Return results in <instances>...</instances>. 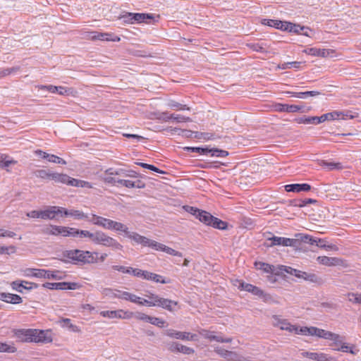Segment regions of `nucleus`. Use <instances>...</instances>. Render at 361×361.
Listing matches in <instances>:
<instances>
[{
    "label": "nucleus",
    "instance_id": "obj_18",
    "mask_svg": "<svg viewBox=\"0 0 361 361\" xmlns=\"http://www.w3.org/2000/svg\"><path fill=\"white\" fill-rule=\"evenodd\" d=\"M275 110L279 112H297L303 111L302 106L298 105H288L283 104H276L274 106Z\"/></svg>",
    "mask_w": 361,
    "mask_h": 361
},
{
    "label": "nucleus",
    "instance_id": "obj_3",
    "mask_svg": "<svg viewBox=\"0 0 361 361\" xmlns=\"http://www.w3.org/2000/svg\"><path fill=\"white\" fill-rule=\"evenodd\" d=\"M197 219L204 224L211 226L215 228L224 230L227 227V224L221 219L213 216L211 214L205 211H201L197 214Z\"/></svg>",
    "mask_w": 361,
    "mask_h": 361
},
{
    "label": "nucleus",
    "instance_id": "obj_32",
    "mask_svg": "<svg viewBox=\"0 0 361 361\" xmlns=\"http://www.w3.org/2000/svg\"><path fill=\"white\" fill-rule=\"evenodd\" d=\"M329 333H330V331H329L319 329L315 326H311V335L310 336H315L318 338H322L327 340L328 336L330 335Z\"/></svg>",
    "mask_w": 361,
    "mask_h": 361
},
{
    "label": "nucleus",
    "instance_id": "obj_6",
    "mask_svg": "<svg viewBox=\"0 0 361 361\" xmlns=\"http://www.w3.org/2000/svg\"><path fill=\"white\" fill-rule=\"evenodd\" d=\"M164 334L170 338L182 341H197V334L187 331H179L172 329H166Z\"/></svg>",
    "mask_w": 361,
    "mask_h": 361
},
{
    "label": "nucleus",
    "instance_id": "obj_40",
    "mask_svg": "<svg viewBox=\"0 0 361 361\" xmlns=\"http://www.w3.org/2000/svg\"><path fill=\"white\" fill-rule=\"evenodd\" d=\"M291 332H294L296 334L310 336L311 335V326L310 327H307V326L299 327L298 326L293 325Z\"/></svg>",
    "mask_w": 361,
    "mask_h": 361
},
{
    "label": "nucleus",
    "instance_id": "obj_57",
    "mask_svg": "<svg viewBox=\"0 0 361 361\" xmlns=\"http://www.w3.org/2000/svg\"><path fill=\"white\" fill-rule=\"evenodd\" d=\"M168 119H172L173 121H176L177 122H188L190 121L191 119L189 117H185L182 115L179 114H171Z\"/></svg>",
    "mask_w": 361,
    "mask_h": 361
},
{
    "label": "nucleus",
    "instance_id": "obj_34",
    "mask_svg": "<svg viewBox=\"0 0 361 361\" xmlns=\"http://www.w3.org/2000/svg\"><path fill=\"white\" fill-rule=\"evenodd\" d=\"M65 274L59 270H47L46 279L61 280L65 278Z\"/></svg>",
    "mask_w": 361,
    "mask_h": 361
},
{
    "label": "nucleus",
    "instance_id": "obj_33",
    "mask_svg": "<svg viewBox=\"0 0 361 361\" xmlns=\"http://www.w3.org/2000/svg\"><path fill=\"white\" fill-rule=\"evenodd\" d=\"M73 216L75 219L78 220L88 219L87 214H85L82 211L77 209H70L68 210V212H66V216Z\"/></svg>",
    "mask_w": 361,
    "mask_h": 361
},
{
    "label": "nucleus",
    "instance_id": "obj_7",
    "mask_svg": "<svg viewBox=\"0 0 361 361\" xmlns=\"http://www.w3.org/2000/svg\"><path fill=\"white\" fill-rule=\"evenodd\" d=\"M354 116L350 114V111H334L327 114H322L321 116L322 123L326 121H335V120H345L348 118H353Z\"/></svg>",
    "mask_w": 361,
    "mask_h": 361
},
{
    "label": "nucleus",
    "instance_id": "obj_53",
    "mask_svg": "<svg viewBox=\"0 0 361 361\" xmlns=\"http://www.w3.org/2000/svg\"><path fill=\"white\" fill-rule=\"evenodd\" d=\"M348 299L353 303H361V293H349L347 294Z\"/></svg>",
    "mask_w": 361,
    "mask_h": 361
},
{
    "label": "nucleus",
    "instance_id": "obj_50",
    "mask_svg": "<svg viewBox=\"0 0 361 361\" xmlns=\"http://www.w3.org/2000/svg\"><path fill=\"white\" fill-rule=\"evenodd\" d=\"M16 351V348L13 343H1V353H13Z\"/></svg>",
    "mask_w": 361,
    "mask_h": 361
},
{
    "label": "nucleus",
    "instance_id": "obj_29",
    "mask_svg": "<svg viewBox=\"0 0 361 361\" xmlns=\"http://www.w3.org/2000/svg\"><path fill=\"white\" fill-rule=\"evenodd\" d=\"M58 230V235L78 237L77 228L59 226Z\"/></svg>",
    "mask_w": 361,
    "mask_h": 361
},
{
    "label": "nucleus",
    "instance_id": "obj_39",
    "mask_svg": "<svg viewBox=\"0 0 361 361\" xmlns=\"http://www.w3.org/2000/svg\"><path fill=\"white\" fill-rule=\"evenodd\" d=\"M33 175L42 179H49L51 178L52 172L44 169H38L33 171Z\"/></svg>",
    "mask_w": 361,
    "mask_h": 361
},
{
    "label": "nucleus",
    "instance_id": "obj_20",
    "mask_svg": "<svg viewBox=\"0 0 361 361\" xmlns=\"http://www.w3.org/2000/svg\"><path fill=\"white\" fill-rule=\"evenodd\" d=\"M311 189L310 185L307 183L302 184H290L285 186V190L287 192H300L302 191H309Z\"/></svg>",
    "mask_w": 361,
    "mask_h": 361
},
{
    "label": "nucleus",
    "instance_id": "obj_1",
    "mask_svg": "<svg viewBox=\"0 0 361 361\" xmlns=\"http://www.w3.org/2000/svg\"><path fill=\"white\" fill-rule=\"evenodd\" d=\"M269 240L271 241L270 246L283 245L295 248H298L302 242L309 244H313L316 242L315 240L312 238L311 235L303 233H296L295 238L273 236L269 238Z\"/></svg>",
    "mask_w": 361,
    "mask_h": 361
},
{
    "label": "nucleus",
    "instance_id": "obj_62",
    "mask_svg": "<svg viewBox=\"0 0 361 361\" xmlns=\"http://www.w3.org/2000/svg\"><path fill=\"white\" fill-rule=\"evenodd\" d=\"M105 173H106V175L124 176L125 170L122 169H109L106 170Z\"/></svg>",
    "mask_w": 361,
    "mask_h": 361
},
{
    "label": "nucleus",
    "instance_id": "obj_27",
    "mask_svg": "<svg viewBox=\"0 0 361 361\" xmlns=\"http://www.w3.org/2000/svg\"><path fill=\"white\" fill-rule=\"evenodd\" d=\"M286 94H289L291 97H298L300 99H306L307 97H315L320 94V92L318 91H307V92H292L288 91Z\"/></svg>",
    "mask_w": 361,
    "mask_h": 361
},
{
    "label": "nucleus",
    "instance_id": "obj_43",
    "mask_svg": "<svg viewBox=\"0 0 361 361\" xmlns=\"http://www.w3.org/2000/svg\"><path fill=\"white\" fill-rule=\"evenodd\" d=\"M123 186L128 188H143L145 186V184L141 180L132 181L130 180H126L123 184Z\"/></svg>",
    "mask_w": 361,
    "mask_h": 361
},
{
    "label": "nucleus",
    "instance_id": "obj_41",
    "mask_svg": "<svg viewBox=\"0 0 361 361\" xmlns=\"http://www.w3.org/2000/svg\"><path fill=\"white\" fill-rule=\"evenodd\" d=\"M54 206L49 207L45 210H42V219H54L56 216V212L54 211Z\"/></svg>",
    "mask_w": 361,
    "mask_h": 361
},
{
    "label": "nucleus",
    "instance_id": "obj_12",
    "mask_svg": "<svg viewBox=\"0 0 361 361\" xmlns=\"http://www.w3.org/2000/svg\"><path fill=\"white\" fill-rule=\"evenodd\" d=\"M75 283L58 282V283H45L42 284L44 288L50 290H74L77 287Z\"/></svg>",
    "mask_w": 361,
    "mask_h": 361
},
{
    "label": "nucleus",
    "instance_id": "obj_30",
    "mask_svg": "<svg viewBox=\"0 0 361 361\" xmlns=\"http://www.w3.org/2000/svg\"><path fill=\"white\" fill-rule=\"evenodd\" d=\"M38 332H41L42 334H38L37 343H49L52 342L53 338L49 331L38 329Z\"/></svg>",
    "mask_w": 361,
    "mask_h": 361
},
{
    "label": "nucleus",
    "instance_id": "obj_21",
    "mask_svg": "<svg viewBox=\"0 0 361 361\" xmlns=\"http://www.w3.org/2000/svg\"><path fill=\"white\" fill-rule=\"evenodd\" d=\"M32 331V329H21L14 330V334L22 342H28L30 343V336Z\"/></svg>",
    "mask_w": 361,
    "mask_h": 361
},
{
    "label": "nucleus",
    "instance_id": "obj_64",
    "mask_svg": "<svg viewBox=\"0 0 361 361\" xmlns=\"http://www.w3.org/2000/svg\"><path fill=\"white\" fill-rule=\"evenodd\" d=\"M150 317L142 312H135L134 313L133 317L140 321H143L149 323Z\"/></svg>",
    "mask_w": 361,
    "mask_h": 361
},
{
    "label": "nucleus",
    "instance_id": "obj_54",
    "mask_svg": "<svg viewBox=\"0 0 361 361\" xmlns=\"http://www.w3.org/2000/svg\"><path fill=\"white\" fill-rule=\"evenodd\" d=\"M186 149L200 154H208L210 152V149L207 147H186Z\"/></svg>",
    "mask_w": 361,
    "mask_h": 361
},
{
    "label": "nucleus",
    "instance_id": "obj_26",
    "mask_svg": "<svg viewBox=\"0 0 361 361\" xmlns=\"http://www.w3.org/2000/svg\"><path fill=\"white\" fill-rule=\"evenodd\" d=\"M72 178H71L64 173H59L52 172L51 180H53L56 183H61L71 185V180H72Z\"/></svg>",
    "mask_w": 361,
    "mask_h": 361
},
{
    "label": "nucleus",
    "instance_id": "obj_22",
    "mask_svg": "<svg viewBox=\"0 0 361 361\" xmlns=\"http://www.w3.org/2000/svg\"><path fill=\"white\" fill-rule=\"evenodd\" d=\"M147 297L149 300L142 298L141 305L155 307L157 306V304H159V301L160 300L161 297L158 295L150 293L149 295H147Z\"/></svg>",
    "mask_w": 361,
    "mask_h": 361
},
{
    "label": "nucleus",
    "instance_id": "obj_10",
    "mask_svg": "<svg viewBox=\"0 0 361 361\" xmlns=\"http://www.w3.org/2000/svg\"><path fill=\"white\" fill-rule=\"evenodd\" d=\"M102 227L108 230L127 232V226L125 224L104 217L102 221Z\"/></svg>",
    "mask_w": 361,
    "mask_h": 361
},
{
    "label": "nucleus",
    "instance_id": "obj_14",
    "mask_svg": "<svg viewBox=\"0 0 361 361\" xmlns=\"http://www.w3.org/2000/svg\"><path fill=\"white\" fill-rule=\"evenodd\" d=\"M117 299L123 300L126 301H130L133 303L141 305L142 303V298L133 294L132 293L120 290L118 292V295H117Z\"/></svg>",
    "mask_w": 361,
    "mask_h": 361
},
{
    "label": "nucleus",
    "instance_id": "obj_28",
    "mask_svg": "<svg viewBox=\"0 0 361 361\" xmlns=\"http://www.w3.org/2000/svg\"><path fill=\"white\" fill-rule=\"evenodd\" d=\"M159 304H157V307H162L165 310H167L169 312H173L174 309L173 306L178 305V302L171 300L167 298H164L161 297L160 300L159 301Z\"/></svg>",
    "mask_w": 361,
    "mask_h": 361
},
{
    "label": "nucleus",
    "instance_id": "obj_17",
    "mask_svg": "<svg viewBox=\"0 0 361 361\" xmlns=\"http://www.w3.org/2000/svg\"><path fill=\"white\" fill-rule=\"evenodd\" d=\"M272 324L281 330H286L289 332H291L293 326L288 320L281 319L277 315L272 317Z\"/></svg>",
    "mask_w": 361,
    "mask_h": 361
},
{
    "label": "nucleus",
    "instance_id": "obj_51",
    "mask_svg": "<svg viewBox=\"0 0 361 361\" xmlns=\"http://www.w3.org/2000/svg\"><path fill=\"white\" fill-rule=\"evenodd\" d=\"M46 159L49 162L56 163V164H63V165L66 164V161L65 160H63V159H61L54 154H47Z\"/></svg>",
    "mask_w": 361,
    "mask_h": 361
},
{
    "label": "nucleus",
    "instance_id": "obj_9",
    "mask_svg": "<svg viewBox=\"0 0 361 361\" xmlns=\"http://www.w3.org/2000/svg\"><path fill=\"white\" fill-rule=\"evenodd\" d=\"M89 39L92 40H101L107 42H119L121 38L114 34L106 32H92L89 35Z\"/></svg>",
    "mask_w": 361,
    "mask_h": 361
},
{
    "label": "nucleus",
    "instance_id": "obj_56",
    "mask_svg": "<svg viewBox=\"0 0 361 361\" xmlns=\"http://www.w3.org/2000/svg\"><path fill=\"white\" fill-rule=\"evenodd\" d=\"M16 247L14 245L4 246L1 245V255H12L16 253Z\"/></svg>",
    "mask_w": 361,
    "mask_h": 361
},
{
    "label": "nucleus",
    "instance_id": "obj_16",
    "mask_svg": "<svg viewBox=\"0 0 361 361\" xmlns=\"http://www.w3.org/2000/svg\"><path fill=\"white\" fill-rule=\"evenodd\" d=\"M304 52L310 56L326 58L328 57L330 54H333L334 51L332 49H318L316 47H312L305 49Z\"/></svg>",
    "mask_w": 361,
    "mask_h": 361
},
{
    "label": "nucleus",
    "instance_id": "obj_13",
    "mask_svg": "<svg viewBox=\"0 0 361 361\" xmlns=\"http://www.w3.org/2000/svg\"><path fill=\"white\" fill-rule=\"evenodd\" d=\"M11 287L13 290L19 293H23V289L30 290L38 288V285L27 281H16L11 283Z\"/></svg>",
    "mask_w": 361,
    "mask_h": 361
},
{
    "label": "nucleus",
    "instance_id": "obj_2",
    "mask_svg": "<svg viewBox=\"0 0 361 361\" xmlns=\"http://www.w3.org/2000/svg\"><path fill=\"white\" fill-rule=\"evenodd\" d=\"M97 252L87 250H71L64 252L63 256L74 262L75 264H95L97 263Z\"/></svg>",
    "mask_w": 361,
    "mask_h": 361
},
{
    "label": "nucleus",
    "instance_id": "obj_45",
    "mask_svg": "<svg viewBox=\"0 0 361 361\" xmlns=\"http://www.w3.org/2000/svg\"><path fill=\"white\" fill-rule=\"evenodd\" d=\"M120 290L118 289H113L109 288H103L102 290V293L106 297L114 299L117 298V295H118V292Z\"/></svg>",
    "mask_w": 361,
    "mask_h": 361
},
{
    "label": "nucleus",
    "instance_id": "obj_35",
    "mask_svg": "<svg viewBox=\"0 0 361 361\" xmlns=\"http://www.w3.org/2000/svg\"><path fill=\"white\" fill-rule=\"evenodd\" d=\"M329 336H328L327 340H331L333 341V345L334 346H341L342 343H343L344 337L338 334L330 331Z\"/></svg>",
    "mask_w": 361,
    "mask_h": 361
},
{
    "label": "nucleus",
    "instance_id": "obj_47",
    "mask_svg": "<svg viewBox=\"0 0 361 361\" xmlns=\"http://www.w3.org/2000/svg\"><path fill=\"white\" fill-rule=\"evenodd\" d=\"M107 235L102 231H96L94 232V237L93 243L96 244H103L104 240H105Z\"/></svg>",
    "mask_w": 361,
    "mask_h": 361
},
{
    "label": "nucleus",
    "instance_id": "obj_52",
    "mask_svg": "<svg viewBox=\"0 0 361 361\" xmlns=\"http://www.w3.org/2000/svg\"><path fill=\"white\" fill-rule=\"evenodd\" d=\"M209 154H210L211 157H225L228 154V152H226L225 150L214 149V148L210 149Z\"/></svg>",
    "mask_w": 361,
    "mask_h": 361
},
{
    "label": "nucleus",
    "instance_id": "obj_59",
    "mask_svg": "<svg viewBox=\"0 0 361 361\" xmlns=\"http://www.w3.org/2000/svg\"><path fill=\"white\" fill-rule=\"evenodd\" d=\"M87 219L94 225L102 226L104 217L92 214L90 218L88 217Z\"/></svg>",
    "mask_w": 361,
    "mask_h": 361
},
{
    "label": "nucleus",
    "instance_id": "obj_48",
    "mask_svg": "<svg viewBox=\"0 0 361 361\" xmlns=\"http://www.w3.org/2000/svg\"><path fill=\"white\" fill-rule=\"evenodd\" d=\"M164 244H161L160 243H158L155 240L148 239L147 246L155 250H161L163 251V249L164 247Z\"/></svg>",
    "mask_w": 361,
    "mask_h": 361
},
{
    "label": "nucleus",
    "instance_id": "obj_24",
    "mask_svg": "<svg viewBox=\"0 0 361 361\" xmlns=\"http://www.w3.org/2000/svg\"><path fill=\"white\" fill-rule=\"evenodd\" d=\"M1 300L11 304H20L23 302L20 295L6 293H1Z\"/></svg>",
    "mask_w": 361,
    "mask_h": 361
},
{
    "label": "nucleus",
    "instance_id": "obj_8",
    "mask_svg": "<svg viewBox=\"0 0 361 361\" xmlns=\"http://www.w3.org/2000/svg\"><path fill=\"white\" fill-rule=\"evenodd\" d=\"M199 334L204 338L210 341H216L218 343H231L232 338H224L221 333L216 334L215 331H209L207 329L199 330Z\"/></svg>",
    "mask_w": 361,
    "mask_h": 361
},
{
    "label": "nucleus",
    "instance_id": "obj_44",
    "mask_svg": "<svg viewBox=\"0 0 361 361\" xmlns=\"http://www.w3.org/2000/svg\"><path fill=\"white\" fill-rule=\"evenodd\" d=\"M247 46L253 51L264 53L266 52V48L268 47L266 43H252Z\"/></svg>",
    "mask_w": 361,
    "mask_h": 361
},
{
    "label": "nucleus",
    "instance_id": "obj_46",
    "mask_svg": "<svg viewBox=\"0 0 361 361\" xmlns=\"http://www.w3.org/2000/svg\"><path fill=\"white\" fill-rule=\"evenodd\" d=\"M355 348V345H353L352 347H348V344L346 343H342V345L340 347L335 348L334 350L342 351V352H349L352 355H356L358 352V350H354L353 348Z\"/></svg>",
    "mask_w": 361,
    "mask_h": 361
},
{
    "label": "nucleus",
    "instance_id": "obj_11",
    "mask_svg": "<svg viewBox=\"0 0 361 361\" xmlns=\"http://www.w3.org/2000/svg\"><path fill=\"white\" fill-rule=\"evenodd\" d=\"M168 350L171 353H180L184 355H191L195 353L193 348L184 345L178 342H171L169 343Z\"/></svg>",
    "mask_w": 361,
    "mask_h": 361
},
{
    "label": "nucleus",
    "instance_id": "obj_5",
    "mask_svg": "<svg viewBox=\"0 0 361 361\" xmlns=\"http://www.w3.org/2000/svg\"><path fill=\"white\" fill-rule=\"evenodd\" d=\"M100 314L104 317L109 319H130L133 317L134 312L120 309L117 310L102 311Z\"/></svg>",
    "mask_w": 361,
    "mask_h": 361
},
{
    "label": "nucleus",
    "instance_id": "obj_63",
    "mask_svg": "<svg viewBox=\"0 0 361 361\" xmlns=\"http://www.w3.org/2000/svg\"><path fill=\"white\" fill-rule=\"evenodd\" d=\"M319 165L322 166H326V167L329 168L330 169H341V165L340 163L327 162L326 161H321V162L319 163Z\"/></svg>",
    "mask_w": 361,
    "mask_h": 361
},
{
    "label": "nucleus",
    "instance_id": "obj_38",
    "mask_svg": "<svg viewBox=\"0 0 361 361\" xmlns=\"http://www.w3.org/2000/svg\"><path fill=\"white\" fill-rule=\"evenodd\" d=\"M71 185L75 186V187H79V188H92L93 185L85 180H78L75 178H72V180H71Z\"/></svg>",
    "mask_w": 361,
    "mask_h": 361
},
{
    "label": "nucleus",
    "instance_id": "obj_36",
    "mask_svg": "<svg viewBox=\"0 0 361 361\" xmlns=\"http://www.w3.org/2000/svg\"><path fill=\"white\" fill-rule=\"evenodd\" d=\"M27 276H32L37 278L46 279L47 270L41 269H29L27 271Z\"/></svg>",
    "mask_w": 361,
    "mask_h": 361
},
{
    "label": "nucleus",
    "instance_id": "obj_23",
    "mask_svg": "<svg viewBox=\"0 0 361 361\" xmlns=\"http://www.w3.org/2000/svg\"><path fill=\"white\" fill-rule=\"evenodd\" d=\"M128 16H132L133 19V23H148V20L154 19V16L152 14L149 13H129Z\"/></svg>",
    "mask_w": 361,
    "mask_h": 361
},
{
    "label": "nucleus",
    "instance_id": "obj_61",
    "mask_svg": "<svg viewBox=\"0 0 361 361\" xmlns=\"http://www.w3.org/2000/svg\"><path fill=\"white\" fill-rule=\"evenodd\" d=\"M262 24L269 27H274L277 28L278 25L281 23V20H271V19H263L262 20Z\"/></svg>",
    "mask_w": 361,
    "mask_h": 361
},
{
    "label": "nucleus",
    "instance_id": "obj_58",
    "mask_svg": "<svg viewBox=\"0 0 361 361\" xmlns=\"http://www.w3.org/2000/svg\"><path fill=\"white\" fill-rule=\"evenodd\" d=\"M149 323L157 326L158 327L162 328L164 326L165 321L156 317H150Z\"/></svg>",
    "mask_w": 361,
    "mask_h": 361
},
{
    "label": "nucleus",
    "instance_id": "obj_4",
    "mask_svg": "<svg viewBox=\"0 0 361 361\" xmlns=\"http://www.w3.org/2000/svg\"><path fill=\"white\" fill-rule=\"evenodd\" d=\"M283 269L286 273L295 276L298 279H302L305 281L319 283L321 282V279L316 274L312 273H307L296 269H293L290 267H283Z\"/></svg>",
    "mask_w": 361,
    "mask_h": 361
},
{
    "label": "nucleus",
    "instance_id": "obj_25",
    "mask_svg": "<svg viewBox=\"0 0 361 361\" xmlns=\"http://www.w3.org/2000/svg\"><path fill=\"white\" fill-rule=\"evenodd\" d=\"M317 262L326 266H336L340 264V259L337 257H329L326 256H319L317 259Z\"/></svg>",
    "mask_w": 361,
    "mask_h": 361
},
{
    "label": "nucleus",
    "instance_id": "obj_15",
    "mask_svg": "<svg viewBox=\"0 0 361 361\" xmlns=\"http://www.w3.org/2000/svg\"><path fill=\"white\" fill-rule=\"evenodd\" d=\"M302 355L315 361H335V359L324 353L304 352Z\"/></svg>",
    "mask_w": 361,
    "mask_h": 361
},
{
    "label": "nucleus",
    "instance_id": "obj_60",
    "mask_svg": "<svg viewBox=\"0 0 361 361\" xmlns=\"http://www.w3.org/2000/svg\"><path fill=\"white\" fill-rule=\"evenodd\" d=\"M148 280L153 281L157 283H167V281H166L164 279H162L161 276L154 274V273H152V272H149V274Z\"/></svg>",
    "mask_w": 361,
    "mask_h": 361
},
{
    "label": "nucleus",
    "instance_id": "obj_55",
    "mask_svg": "<svg viewBox=\"0 0 361 361\" xmlns=\"http://www.w3.org/2000/svg\"><path fill=\"white\" fill-rule=\"evenodd\" d=\"M78 236H79L80 238H88L93 242L94 237V233H91L89 231H86V230H78Z\"/></svg>",
    "mask_w": 361,
    "mask_h": 361
},
{
    "label": "nucleus",
    "instance_id": "obj_42",
    "mask_svg": "<svg viewBox=\"0 0 361 361\" xmlns=\"http://www.w3.org/2000/svg\"><path fill=\"white\" fill-rule=\"evenodd\" d=\"M255 266L257 269L263 270L266 273H274L275 271V267L273 265H270L264 262H256Z\"/></svg>",
    "mask_w": 361,
    "mask_h": 361
},
{
    "label": "nucleus",
    "instance_id": "obj_31",
    "mask_svg": "<svg viewBox=\"0 0 361 361\" xmlns=\"http://www.w3.org/2000/svg\"><path fill=\"white\" fill-rule=\"evenodd\" d=\"M104 246L111 247L114 250H121L123 246L114 238L107 235L102 244Z\"/></svg>",
    "mask_w": 361,
    "mask_h": 361
},
{
    "label": "nucleus",
    "instance_id": "obj_37",
    "mask_svg": "<svg viewBox=\"0 0 361 361\" xmlns=\"http://www.w3.org/2000/svg\"><path fill=\"white\" fill-rule=\"evenodd\" d=\"M58 228L59 226L47 225L42 228L41 233L44 235H58Z\"/></svg>",
    "mask_w": 361,
    "mask_h": 361
},
{
    "label": "nucleus",
    "instance_id": "obj_49",
    "mask_svg": "<svg viewBox=\"0 0 361 361\" xmlns=\"http://www.w3.org/2000/svg\"><path fill=\"white\" fill-rule=\"evenodd\" d=\"M194 137L198 138V139H203L204 140H214L215 138V136H214V134L211 133L196 132Z\"/></svg>",
    "mask_w": 361,
    "mask_h": 361
},
{
    "label": "nucleus",
    "instance_id": "obj_19",
    "mask_svg": "<svg viewBox=\"0 0 361 361\" xmlns=\"http://www.w3.org/2000/svg\"><path fill=\"white\" fill-rule=\"evenodd\" d=\"M126 236L128 238H129L130 239L133 240V241H135V243H137V244H140L143 246H147V240L149 238L145 237V236H142L141 235H140L139 233H135V232H130L128 231V228L127 227V232H123Z\"/></svg>",
    "mask_w": 361,
    "mask_h": 361
}]
</instances>
